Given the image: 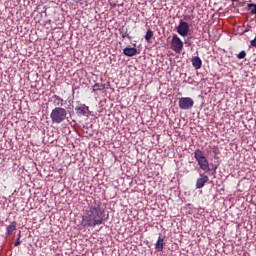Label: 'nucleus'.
Returning a JSON list of instances; mask_svg holds the SVG:
<instances>
[{
  "mask_svg": "<svg viewBox=\"0 0 256 256\" xmlns=\"http://www.w3.org/2000/svg\"><path fill=\"white\" fill-rule=\"evenodd\" d=\"M123 53H124V55H126V57H135V55H137V48L126 47L123 49Z\"/></svg>",
  "mask_w": 256,
  "mask_h": 256,
  "instance_id": "obj_8",
  "label": "nucleus"
},
{
  "mask_svg": "<svg viewBox=\"0 0 256 256\" xmlns=\"http://www.w3.org/2000/svg\"><path fill=\"white\" fill-rule=\"evenodd\" d=\"M63 98L59 97L58 95H54V103L58 106V107H63Z\"/></svg>",
  "mask_w": 256,
  "mask_h": 256,
  "instance_id": "obj_14",
  "label": "nucleus"
},
{
  "mask_svg": "<svg viewBox=\"0 0 256 256\" xmlns=\"http://www.w3.org/2000/svg\"><path fill=\"white\" fill-rule=\"evenodd\" d=\"M193 20V15H185L184 16V21H191Z\"/></svg>",
  "mask_w": 256,
  "mask_h": 256,
  "instance_id": "obj_20",
  "label": "nucleus"
},
{
  "mask_svg": "<svg viewBox=\"0 0 256 256\" xmlns=\"http://www.w3.org/2000/svg\"><path fill=\"white\" fill-rule=\"evenodd\" d=\"M165 245V240L161 237L158 238L156 245H155V250L158 252L163 251V247Z\"/></svg>",
  "mask_w": 256,
  "mask_h": 256,
  "instance_id": "obj_11",
  "label": "nucleus"
},
{
  "mask_svg": "<svg viewBox=\"0 0 256 256\" xmlns=\"http://www.w3.org/2000/svg\"><path fill=\"white\" fill-rule=\"evenodd\" d=\"M76 3H79L81 0H74Z\"/></svg>",
  "mask_w": 256,
  "mask_h": 256,
  "instance_id": "obj_21",
  "label": "nucleus"
},
{
  "mask_svg": "<svg viewBox=\"0 0 256 256\" xmlns=\"http://www.w3.org/2000/svg\"><path fill=\"white\" fill-rule=\"evenodd\" d=\"M247 9H251V15H256V4L250 3L247 5Z\"/></svg>",
  "mask_w": 256,
  "mask_h": 256,
  "instance_id": "obj_16",
  "label": "nucleus"
},
{
  "mask_svg": "<svg viewBox=\"0 0 256 256\" xmlns=\"http://www.w3.org/2000/svg\"><path fill=\"white\" fill-rule=\"evenodd\" d=\"M52 123H63L67 119V110L63 107H56L50 114Z\"/></svg>",
  "mask_w": 256,
  "mask_h": 256,
  "instance_id": "obj_3",
  "label": "nucleus"
},
{
  "mask_svg": "<svg viewBox=\"0 0 256 256\" xmlns=\"http://www.w3.org/2000/svg\"><path fill=\"white\" fill-rule=\"evenodd\" d=\"M105 89V84L103 83H96L93 86V91H103Z\"/></svg>",
  "mask_w": 256,
  "mask_h": 256,
  "instance_id": "obj_15",
  "label": "nucleus"
},
{
  "mask_svg": "<svg viewBox=\"0 0 256 256\" xmlns=\"http://www.w3.org/2000/svg\"><path fill=\"white\" fill-rule=\"evenodd\" d=\"M171 45V49L175 51V53H181V51H183V41L176 34L172 37Z\"/></svg>",
  "mask_w": 256,
  "mask_h": 256,
  "instance_id": "obj_4",
  "label": "nucleus"
},
{
  "mask_svg": "<svg viewBox=\"0 0 256 256\" xmlns=\"http://www.w3.org/2000/svg\"><path fill=\"white\" fill-rule=\"evenodd\" d=\"M194 158L196 159L200 169L205 171V173H209L211 171V167L209 166V160L205 157V153L201 151V149H196L194 151Z\"/></svg>",
  "mask_w": 256,
  "mask_h": 256,
  "instance_id": "obj_2",
  "label": "nucleus"
},
{
  "mask_svg": "<svg viewBox=\"0 0 256 256\" xmlns=\"http://www.w3.org/2000/svg\"><path fill=\"white\" fill-rule=\"evenodd\" d=\"M120 35H121L122 39H125L126 37H128V39H130L129 34H127V31H125V29H123V28L120 30Z\"/></svg>",
  "mask_w": 256,
  "mask_h": 256,
  "instance_id": "obj_17",
  "label": "nucleus"
},
{
  "mask_svg": "<svg viewBox=\"0 0 256 256\" xmlns=\"http://www.w3.org/2000/svg\"><path fill=\"white\" fill-rule=\"evenodd\" d=\"M105 221V210L101 208V202L94 201L83 213L82 227L89 229V227H97L103 225Z\"/></svg>",
  "mask_w": 256,
  "mask_h": 256,
  "instance_id": "obj_1",
  "label": "nucleus"
},
{
  "mask_svg": "<svg viewBox=\"0 0 256 256\" xmlns=\"http://www.w3.org/2000/svg\"><path fill=\"white\" fill-rule=\"evenodd\" d=\"M153 35H154L153 30L148 28L145 35V40L147 41V43H151V40L153 39Z\"/></svg>",
  "mask_w": 256,
  "mask_h": 256,
  "instance_id": "obj_13",
  "label": "nucleus"
},
{
  "mask_svg": "<svg viewBox=\"0 0 256 256\" xmlns=\"http://www.w3.org/2000/svg\"><path fill=\"white\" fill-rule=\"evenodd\" d=\"M178 105L181 109L187 111V109H191L195 105V102L191 97H182L179 99Z\"/></svg>",
  "mask_w": 256,
  "mask_h": 256,
  "instance_id": "obj_5",
  "label": "nucleus"
},
{
  "mask_svg": "<svg viewBox=\"0 0 256 256\" xmlns=\"http://www.w3.org/2000/svg\"><path fill=\"white\" fill-rule=\"evenodd\" d=\"M192 65L194 69H201V65H203V62L201 61V58H199V56H196L192 59Z\"/></svg>",
  "mask_w": 256,
  "mask_h": 256,
  "instance_id": "obj_12",
  "label": "nucleus"
},
{
  "mask_svg": "<svg viewBox=\"0 0 256 256\" xmlns=\"http://www.w3.org/2000/svg\"><path fill=\"white\" fill-rule=\"evenodd\" d=\"M209 182V176L200 174V178L196 181V189H203L205 187V183Z\"/></svg>",
  "mask_w": 256,
  "mask_h": 256,
  "instance_id": "obj_7",
  "label": "nucleus"
},
{
  "mask_svg": "<svg viewBox=\"0 0 256 256\" xmlns=\"http://www.w3.org/2000/svg\"><path fill=\"white\" fill-rule=\"evenodd\" d=\"M19 245H21V235H19V237L17 238V240L14 242V246H15V247H19Z\"/></svg>",
  "mask_w": 256,
  "mask_h": 256,
  "instance_id": "obj_19",
  "label": "nucleus"
},
{
  "mask_svg": "<svg viewBox=\"0 0 256 256\" xmlns=\"http://www.w3.org/2000/svg\"><path fill=\"white\" fill-rule=\"evenodd\" d=\"M75 111L77 115H87V112L89 111V106H86L83 104L82 106H77L75 108Z\"/></svg>",
  "mask_w": 256,
  "mask_h": 256,
  "instance_id": "obj_9",
  "label": "nucleus"
},
{
  "mask_svg": "<svg viewBox=\"0 0 256 256\" xmlns=\"http://www.w3.org/2000/svg\"><path fill=\"white\" fill-rule=\"evenodd\" d=\"M16 230H17V222L13 221L6 228L7 237H9V235H13V231H16Z\"/></svg>",
  "mask_w": 256,
  "mask_h": 256,
  "instance_id": "obj_10",
  "label": "nucleus"
},
{
  "mask_svg": "<svg viewBox=\"0 0 256 256\" xmlns=\"http://www.w3.org/2000/svg\"><path fill=\"white\" fill-rule=\"evenodd\" d=\"M237 57H238L239 59H245V57H247V53H246L245 51H241V52L237 55Z\"/></svg>",
  "mask_w": 256,
  "mask_h": 256,
  "instance_id": "obj_18",
  "label": "nucleus"
},
{
  "mask_svg": "<svg viewBox=\"0 0 256 256\" xmlns=\"http://www.w3.org/2000/svg\"><path fill=\"white\" fill-rule=\"evenodd\" d=\"M176 29L178 35H181V37H187V35H189V23L183 20H180L179 25Z\"/></svg>",
  "mask_w": 256,
  "mask_h": 256,
  "instance_id": "obj_6",
  "label": "nucleus"
}]
</instances>
